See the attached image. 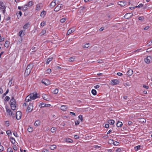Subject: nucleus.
Segmentation results:
<instances>
[{"instance_id":"f257e3e1","label":"nucleus","mask_w":152,"mask_h":152,"mask_svg":"<svg viewBox=\"0 0 152 152\" xmlns=\"http://www.w3.org/2000/svg\"><path fill=\"white\" fill-rule=\"evenodd\" d=\"M38 97V96L37 93L34 92L27 96L25 99V101L26 102H28L31 100L34 99Z\"/></svg>"},{"instance_id":"f03ea898","label":"nucleus","mask_w":152,"mask_h":152,"mask_svg":"<svg viewBox=\"0 0 152 152\" xmlns=\"http://www.w3.org/2000/svg\"><path fill=\"white\" fill-rule=\"evenodd\" d=\"M32 68L33 65L31 64H30L27 66L25 72V75L26 76H27L29 75Z\"/></svg>"},{"instance_id":"7ed1b4c3","label":"nucleus","mask_w":152,"mask_h":152,"mask_svg":"<svg viewBox=\"0 0 152 152\" xmlns=\"http://www.w3.org/2000/svg\"><path fill=\"white\" fill-rule=\"evenodd\" d=\"M6 7L4 4L3 2L0 1V10L4 14L5 12Z\"/></svg>"},{"instance_id":"20e7f679","label":"nucleus","mask_w":152,"mask_h":152,"mask_svg":"<svg viewBox=\"0 0 152 152\" xmlns=\"http://www.w3.org/2000/svg\"><path fill=\"white\" fill-rule=\"evenodd\" d=\"M42 83L46 86H48L50 84V81L47 79H43L42 80Z\"/></svg>"},{"instance_id":"39448f33","label":"nucleus","mask_w":152,"mask_h":152,"mask_svg":"<svg viewBox=\"0 0 152 152\" xmlns=\"http://www.w3.org/2000/svg\"><path fill=\"white\" fill-rule=\"evenodd\" d=\"M63 5L61 4H59L55 8L54 10L58 12L60 10L61 8L63 7Z\"/></svg>"},{"instance_id":"423d86ee","label":"nucleus","mask_w":152,"mask_h":152,"mask_svg":"<svg viewBox=\"0 0 152 152\" xmlns=\"http://www.w3.org/2000/svg\"><path fill=\"white\" fill-rule=\"evenodd\" d=\"M21 113L20 111H18L16 112V118L18 120H19L21 117Z\"/></svg>"},{"instance_id":"0eeeda50","label":"nucleus","mask_w":152,"mask_h":152,"mask_svg":"<svg viewBox=\"0 0 152 152\" xmlns=\"http://www.w3.org/2000/svg\"><path fill=\"white\" fill-rule=\"evenodd\" d=\"M151 61H152V58L150 56H148L145 59V61L147 64L149 63Z\"/></svg>"},{"instance_id":"6e6552de","label":"nucleus","mask_w":152,"mask_h":152,"mask_svg":"<svg viewBox=\"0 0 152 152\" xmlns=\"http://www.w3.org/2000/svg\"><path fill=\"white\" fill-rule=\"evenodd\" d=\"M33 108V106L32 104H30L28 106L27 108V110L28 112H30L32 111Z\"/></svg>"},{"instance_id":"1a4fd4ad","label":"nucleus","mask_w":152,"mask_h":152,"mask_svg":"<svg viewBox=\"0 0 152 152\" xmlns=\"http://www.w3.org/2000/svg\"><path fill=\"white\" fill-rule=\"evenodd\" d=\"M118 4L122 7H124L126 5V2L124 1H119Z\"/></svg>"},{"instance_id":"9d476101","label":"nucleus","mask_w":152,"mask_h":152,"mask_svg":"<svg viewBox=\"0 0 152 152\" xmlns=\"http://www.w3.org/2000/svg\"><path fill=\"white\" fill-rule=\"evenodd\" d=\"M133 14L131 13H127L125 14L124 17L126 19H129L132 16Z\"/></svg>"},{"instance_id":"9b49d317","label":"nucleus","mask_w":152,"mask_h":152,"mask_svg":"<svg viewBox=\"0 0 152 152\" xmlns=\"http://www.w3.org/2000/svg\"><path fill=\"white\" fill-rule=\"evenodd\" d=\"M6 109L7 112L9 116H11L12 115H14V114H13L12 113V112L10 110V109H8L7 108V107H6Z\"/></svg>"},{"instance_id":"f8f14e48","label":"nucleus","mask_w":152,"mask_h":152,"mask_svg":"<svg viewBox=\"0 0 152 152\" xmlns=\"http://www.w3.org/2000/svg\"><path fill=\"white\" fill-rule=\"evenodd\" d=\"M42 97L46 101L50 100V98L49 96L46 94H44L42 95Z\"/></svg>"},{"instance_id":"ddd939ff","label":"nucleus","mask_w":152,"mask_h":152,"mask_svg":"<svg viewBox=\"0 0 152 152\" xmlns=\"http://www.w3.org/2000/svg\"><path fill=\"white\" fill-rule=\"evenodd\" d=\"M42 7V4H38L36 5V9L39 10L41 9Z\"/></svg>"},{"instance_id":"4468645a","label":"nucleus","mask_w":152,"mask_h":152,"mask_svg":"<svg viewBox=\"0 0 152 152\" xmlns=\"http://www.w3.org/2000/svg\"><path fill=\"white\" fill-rule=\"evenodd\" d=\"M57 1V0H54L50 4V7H53L56 5V1Z\"/></svg>"},{"instance_id":"2eb2a0df","label":"nucleus","mask_w":152,"mask_h":152,"mask_svg":"<svg viewBox=\"0 0 152 152\" xmlns=\"http://www.w3.org/2000/svg\"><path fill=\"white\" fill-rule=\"evenodd\" d=\"M68 107L66 105H62L61 107V109L63 111H66Z\"/></svg>"},{"instance_id":"dca6fc26","label":"nucleus","mask_w":152,"mask_h":152,"mask_svg":"<svg viewBox=\"0 0 152 152\" xmlns=\"http://www.w3.org/2000/svg\"><path fill=\"white\" fill-rule=\"evenodd\" d=\"M25 31H23V30L20 31L19 33V35L20 37H23L24 35V32Z\"/></svg>"},{"instance_id":"f3484780","label":"nucleus","mask_w":152,"mask_h":152,"mask_svg":"<svg viewBox=\"0 0 152 152\" xmlns=\"http://www.w3.org/2000/svg\"><path fill=\"white\" fill-rule=\"evenodd\" d=\"M118 83V81L116 79L113 80H112L111 83L112 85H116Z\"/></svg>"},{"instance_id":"a211bd4d","label":"nucleus","mask_w":152,"mask_h":152,"mask_svg":"<svg viewBox=\"0 0 152 152\" xmlns=\"http://www.w3.org/2000/svg\"><path fill=\"white\" fill-rule=\"evenodd\" d=\"M75 31V29H74L73 30H72L71 28H70V29H69L68 30V31L67 33V34L68 35L71 34V33L74 32Z\"/></svg>"},{"instance_id":"6ab92c4d","label":"nucleus","mask_w":152,"mask_h":152,"mask_svg":"<svg viewBox=\"0 0 152 152\" xmlns=\"http://www.w3.org/2000/svg\"><path fill=\"white\" fill-rule=\"evenodd\" d=\"M138 120L142 123H145L146 121L145 119L144 118H139L138 119Z\"/></svg>"},{"instance_id":"aec40b11","label":"nucleus","mask_w":152,"mask_h":152,"mask_svg":"<svg viewBox=\"0 0 152 152\" xmlns=\"http://www.w3.org/2000/svg\"><path fill=\"white\" fill-rule=\"evenodd\" d=\"M133 73V71L132 69L129 70L127 72V74L129 76L131 75Z\"/></svg>"},{"instance_id":"412c9836","label":"nucleus","mask_w":152,"mask_h":152,"mask_svg":"<svg viewBox=\"0 0 152 152\" xmlns=\"http://www.w3.org/2000/svg\"><path fill=\"white\" fill-rule=\"evenodd\" d=\"M40 123V121L39 120H37L35 121L34 123V125L35 126H38Z\"/></svg>"},{"instance_id":"4be33fe9","label":"nucleus","mask_w":152,"mask_h":152,"mask_svg":"<svg viewBox=\"0 0 152 152\" xmlns=\"http://www.w3.org/2000/svg\"><path fill=\"white\" fill-rule=\"evenodd\" d=\"M108 123L110 125H113L115 123V121L113 120H109L108 121Z\"/></svg>"},{"instance_id":"5701e85b","label":"nucleus","mask_w":152,"mask_h":152,"mask_svg":"<svg viewBox=\"0 0 152 152\" xmlns=\"http://www.w3.org/2000/svg\"><path fill=\"white\" fill-rule=\"evenodd\" d=\"M56 146L55 145H51L50 146L49 148L51 150H53L56 148Z\"/></svg>"},{"instance_id":"b1692460","label":"nucleus","mask_w":152,"mask_h":152,"mask_svg":"<svg viewBox=\"0 0 152 152\" xmlns=\"http://www.w3.org/2000/svg\"><path fill=\"white\" fill-rule=\"evenodd\" d=\"M10 106L11 109L12 110H15L16 109V106L15 105V104H10Z\"/></svg>"},{"instance_id":"393cba45","label":"nucleus","mask_w":152,"mask_h":152,"mask_svg":"<svg viewBox=\"0 0 152 152\" xmlns=\"http://www.w3.org/2000/svg\"><path fill=\"white\" fill-rule=\"evenodd\" d=\"M10 102V104H15V100L13 97H12V99H11Z\"/></svg>"},{"instance_id":"a878e982","label":"nucleus","mask_w":152,"mask_h":152,"mask_svg":"<svg viewBox=\"0 0 152 152\" xmlns=\"http://www.w3.org/2000/svg\"><path fill=\"white\" fill-rule=\"evenodd\" d=\"M123 125L122 123L121 122L118 121L117 123V126L118 127H121Z\"/></svg>"},{"instance_id":"bb28decb","label":"nucleus","mask_w":152,"mask_h":152,"mask_svg":"<svg viewBox=\"0 0 152 152\" xmlns=\"http://www.w3.org/2000/svg\"><path fill=\"white\" fill-rule=\"evenodd\" d=\"M89 46V43H87L85 45H82V47L83 48H88Z\"/></svg>"},{"instance_id":"cd10ccee","label":"nucleus","mask_w":152,"mask_h":152,"mask_svg":"<svg viewBox=\"0 0 152 152\" xmlns=\"http://www.w3.org/2000/svg\"><path fill=\"white\" fill-rule=\"evenodd\" d=\"M10 44V42L8 41H6L4 44V46L6 48H8Z\"/></svg>"},{"instance_id":"c85d7f7f","label":"nucleus","mask_w":152,"mask_h":152,"mask_svg":"<svg viewBox=\"0 0 152 152\" xmlns=\"http://www.w3.org/2000/svg\"><path fill=\"white\" fill-rule=\"evenodd\" d=\"M66 141L68 142L71 143L73 142V140L71 139L67 138L66 139Z\"/></svg>"},{"instance_id":"c756f323","label":"nucleus","mask_w":152,"mask_h":152,"mask_svg":"<svg viewBox=\"0 0 152 152\" xmlns=\"http://www.w3.org/2000/svg\"><path fill=\"white\" fill-rule=\"evenodd\" d=\"M11 142L12 144H14L15 142V140L13 137H11L10 138Z\"/></svg>"},{"instance_id":"7c9ffc66","label":"nucleus","mask_w":152,"mask_h":152,"mask_svg":"<svg viewBox=\"0 0 152 152\" xmlns=\"http://www.w3.org/2000/svg\"><path fill=\"white\" fill-rule=\"evenodd\" d=\"M33 4V2L32 1H30L26 5V6L28 7H30Z\"/></svg>"},{"instance_id":"2f4dec72","label":"nucleus","mask_w":152,"mask_h":152,"mask_svg":"<svg viewBox=\"0 0 152 152\" xmlns=\"http://www.w3.org/2000/svg\"><path fill=\"white\" fill-rule=\"evenodd\" d=\"M56 131V128L55 127H52L51 129V131L53 133L55 132Z\"/></svg>"},{"instance_id":"473e14b6","label":"nucleus","mask_w":152,"mask_h":152,"mask_svg":"<svg viewBox=\"0 0 152 152\" xmlns=\"http://www.w3.org/2000/svg\"><path fill=\"white\" fill-rule=\"evenodd\" d=\"M46 14V12L45 11H42L41 13V16L42 17H44Z\"/></svg>"},{"instance_id":"72a5a7b5","label":"nucleus","mask_w":152,"mask_h":152,"mask_svg":"<svg viewBox=\"0 0 152 152\" xmlns=\"http://www.w3.org/2000/svg\"><path fill=\"white\" fill-rule=\"evenodd\" d=\"M91 92L92 94L94 95H95L96 94L97 92L96 90L94 89H93L92 90Z\"/></svg>"},{"instance_id":"f704fd0d","label":"nucleus","mask_w":152,"mask_h":152,"mask_svg":"<svg viewBox=\"0 0 152 152\" xmlns=\"http://www.w3.org/2000/svg\"><path fill=\"white\" fill-rule=\"evenodd\" d=\"M29 23H26V24H25L23 27V28L25 29H26L27 28H28V25H29Z\"/></svg>"},{"instance_id":"c9c22d12","label":"nucleus","mask_w":152,"mask_h":152,"mask_svg":"<svg viewBox=\"0 0 152 152\" xmlns=\"http://www.w3.org/2000/svg\"><path fill=\"white\" fill-rule=\"evenodd\" d=\"M53 59V58L52 57L51 58H48L46 62V63L47 64H48L49 63L50 61L52 60V59Z\"/></svg>"},{"instance_id":"e433bc0d","label":"nucleus","mask_w":152,"mask_h":152,"mask_svg":"<svg viewBox=\"0 0 152 152\" xmlns=\"http://www.w3.org/2000/svg\"><path fill=\"white\" fill-rule=\"evenodd\" d=\"M58 90L57 88L55 89L53 91V93L54 94H57L58 92Z\"/></svg>"},{"instance_id":"4c0bfd02","label":"nucleus","mask_w":152,"mask_h":152,"mask_svg":"<svg viewBox=\"0 0 152 152\" xmlns=\"http://www.w3.org/2000/svg\"><path fill=\"white\" fill-rule=\"evenodd\" d=\"M75 59V57H72L70 58H69V61H73Z\"/></svg>"},{"instance_id":"58836bf2","label":"nucleus","mask_w":152,"mask_h":152,"mask_svg":"<svg viewBox=\"0 0 152 152\" xmlns=\"http://www.w3.org/2000/svg\"><path fill=\"white\" fill-rule=\"evenodd\" d=\"M45 104H44L43 103H41L40 104L39 106L41 107H45Z\"/></svg>"},{"instance_id":"ea45409f","label":"nucleus","mask_w":152,"mask_h":152,"mask_svg":"<svg viewBox=\"0 0 152 152\" xmlns=\"http://www.w3.org/2000/svg\"><path fill=\"white\" fill-rule=\"evenodd\" d=\"M114 140H113L110 139L108 141V143L110 144H113Z\"/></svg>"},{"instance_id":"a19ab883","label":"nucleus","mask_w":152,"mask_h":152,"mask_svg":"<svg viewBox=\"0 0 152 152\" xmlns=\"http://www.w3.org/2000/svg\"><path fill=\"white\" fill-rule=\"evenodd\" d=\"M26 6H26V5H25L24 6L22 7V10H27V8Z\"/></svg>"},{"instance_id":"79ce46f5","label":"nucleus","mask_w":152,"mask_h":152,"mask_svg":"<svg viewBox=\"0 0 152 152\" xmlns=\"http://www.w3.org/2000/svg\"><path fill=\"white\" fill-rule=\"evenodd\" d=\"M145 19V18L143 16H141L138 18L139 20H141V21H142Z\"/></svg>"},{"instance_id":"37998d69","label":"nucleus","mask_w":152,"mask_h":152,"mask_svg":"<svg viewBox=\"0 0 152 152\" xmlns=\"http://www.w3.org/2000/svg\"><path fill=\"white\" fill-rule=\"evenodd\" d=\"M46 33V30L45 29H43L42 32H41L40 34L42 35H44Z\"/></svg>"},{"instance_id":"c03bdc74","label":"nucleus","mask_w":152,"mask_h":152,"mask_svg":"<svg viewBox=\"0 0 152 152\" xmlns=\"http://www.w3.org/2000/svg\"><path fill=\"white\" fill-rule=\"evenodd\" d=\"M7 152H13L12 148H8L7 150Z\"/></svg>"},{"instance_id":"a18cd8bd","label":"nucleus","mask_w":152,"mask_h":152,"mask_svg":"<svg viewBox=\"0 0 152 152\" xmlns=\"http://www.w3.org/2000/svg\"><path fill=\"white\" fill-rule=\"evenodd\" d=\"M28 131L29 132H31L33 131V128L32 127H29L28 129Z\"/></svg>"},{"instance_id":"49530a36","label":"nucleus","mask_w":152,"mask_h":152,"mask_svg":"<svg viewBox=\"0 0 152 152\" xmlns=\"http://www.w3.org/2000/svg\"><path fill=\"white\" fill-rule=\"evenodd\" d=\"M78 118L79 119H80L81 121V122H83V116L81 115H80L79 116H78Z\"/></svg>"},{"instance_id":"de8ad7c7","label":"nucleus","mask_w":152,"mask_h":152,"mask_svg":"<svg viewBox=\"0 0 152 152\" xmlns=\"http://www.w3.org/2000/svg\"><path fill=\"white\" fill-rule=\"evenodd\" d=\"M140 145H138V146H137L134 147V149L136 151L137 150L139 149H140Z\"/></svg>"},{"instance_id":"09e8293b","label":"nucleus","mask_w":152,"mask_h":152,"mask_svg":"<svg viewBox=\"0 0 152 152\" xmlns=\"http://www.w3.org/2000/svg\"><path fill=\"white\" fill-rule=\"evenodd\" d=\"M119 144V142L117 141H114L113 145H118Z\"/></svg>"},{"instance_id":"8fccbe9b","label":"nucleus","mask_w":152,"mask_h":152,"mask_svg":"<svg viewBox=\"0 0 152 152\" xmlns=\"http://www.w3.org/2000/svg\"><path fill=\"white\" fill-rule=\"evenodd\" d=\"M143 6V4H139L138 6H135V7H136V8L139 7V8H140V7H142Z\"/></svg>"},{"instance_id":"3c124183","label":"nucleus","mask_w":152,"mask_h":152,"mask_svg":"<svg viewBox=\"0 0 152 152\" xmlns=\"http://www.w3.org/2000/svg\"><path fill=\"white\" fill-rule=\"evenodd\" d=\"M51 71V70L50 69H48L46 70V72L47 73L50 74Z\"/></svg>"},{"instance_id":"603ef678","label":"nucleus","mask_w":152,"mask_h":152,"mask_svg":"<svg viewBox=\"0 0 152 152\" xmlns=\"http://www.w3.org/2000/svg\"><path fill=\"white\" fill-rule=\"evenodd\" d=\"M12 147L14 150L16 151L17 150V148L15 145H13Z\"/></svg>"},{"instance_id":"864d4df0","label":"nucleus","mask_w":152,"mask_h":152,"mask_svg":"<svg viewBox=\"0 0 152 152\" xmlns=\"http://www.w3.org/2000/svg\"><path fill=\"white\" fill-rule=\"evenodd\" d=\"M7 134L8 135H9L10 134H11V132L10 130H8L6 132Z\"/></svg>"},{"instance_id":"5fc2aeb1","label":"nucleus","mask_w":152,"mask_h":152,"mask_svg":"<svg viewBox=\"0 0 152 152\" xmlns=\"http://www.w3.org/2000/svg\"><path fill=\"white\" fill-rule=\"evenodd\" d=\"M66 19L65 18H63L60 20V22L61 23H64Z\"/></svg>"},{"instance_id":"6e6d98bb","label":"nucleus","mask_w":152,"mask_h":152,"mask_svg":"<svg viewBox=\"0 0 152 152\" xmlns=\"http://www.w3.org/2000/svg\"><path fill=\"white\" fill-rule=\"evenodd\" d=\"M45 24V22L43 21L41 23V25L42 26H44Z\"/></svg>"},{"instance_id":"4d7b16f0","label":"nucleus","mask_w":152,"mask_h":152,"mask_svg":"<svg viewBox=\"0 0 152 152\" xmlns=\"http://www.w3.org/2000/svg\"><path fill=\"white\" fill-rule=\"evenodd\" d=\"M5 125L7 126H8L9 125V121H7L5 122Z\"/></svg>"},{"instance_id":"13d9d810","label":"nucleus","mask_w":152,"mask_h":152,"mask_svg":"<svg viewBox=\"0 0 152 152\" xmlns=\"http://www.w3.org/2000/svg\"><path fill=\"white\" fill-rule=\"evenodd\" d=\"M13 134L14 135L15 137H18V134H17V133L16 132H15V131L14 132H13Z\"/></svg>"},{"instance_id":"bf43d9fd","label":"nucleus","mask_w":152,"mask_h":152,"mask_svg":"<svg viewBox=\"0 0 152 152\" xmlns=\"http://www.w3.org/2000/svg\"><path fill=\"white\" fill-rule=\"evenodd\" d=\"M152 50V47L150 48L147 49V52H150Z\"/></svg>"},{"instance_id":"052dcab7","label":"nucleus","mask_w":152,"mask_h":152,"mask_svg":"<svg viewBox=\"0 0 152 152\" xmlns=\"http://www.w3.org/2000/svg\"><path fill=\"white\" fill-rule=\"evenodd\" d=\"M4 149V148L2 145H0V152L2 151H3Z\"/></svg>"},{"instance_id":"680f3d73","label":"nucleus","mask_w":152,"mask_h":152,"mask_svg":"<svg viewBox=\"0 0 152 152\" xmlns=\"http://www.w3.org/2000/svg\"><path fill=\"white\" fill-rule=\"evenodd\" d=\"M12 84V79H11L10 80L9 82L8 85L10 86Z\"/></svg>"},{"instance_id":"e2e57ef3","label":"nucleus","mask_w":152,"mask_h":152,"mask_svg":"<svg viewBox=\"0 0 152 152\" xmlns=\"http://www.w3.org/2000/svg\"><path fill=\"white\" fill-rule=\"evenodd\" d=\"M114 5V4L113 3H110L109 4V5H107L106 7H108L109 6H112L113 5Z\"/></svg>"},{"instance_id":"0e129e2a","label":"nucleus","mask_w":152,"mask_h":152,"mask_svg":"<svg viewBox=\"0 0 152 152\" xmlns=\"http://www.w3.org/2000/svg\"><path fill=\"white\" fill-rule=\"evenodd\" d=\"M79 123H80V122L79 121H76L75 122V124L76 125H78L79 124Z\"/></svg>"},{"instance_id":"69168bd1","label":"nucleus","mask_w":152,"mask_h":152,"mask_svg":"<svg viewBox=\"0 0 152 152\" xmlns=\"http://www.w3.org/2000/svg\"><path fill=\"white\" fill-rule=\"evenodd\" d=\"M10 97L8 96H6L5 98V99L7 101H8L10 99Z\"/></svg>"},{"instance_id":"338daca9","label":"nucleus","mask_w":152,"mask_h":152,"mask_svg":"<svg viewBox=\"0 0 152 152\" xmlns=\"http://www.w3.org/2000/svg\"><path fill=\"white\" fill-rule=\"evenodd\" d=\"M74 138L76 139H78L79 138V137L77 135H75L74 136Z\"/></svg>"},{"instance_id":"774afa93","label":"nucleus","mask_w":152,"mask_h":152,"mask_svg":"<svg viewBox=\"0 0 152 152\" xmlns=\"http://www.w3.org/2000/svg\"><path fill=\"white\" fill-rule=\"evenodd\" d=\"M109 125L108 124H106L105 125V127L107 128H109Z\"/></svg>"}]
</instances>
